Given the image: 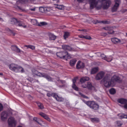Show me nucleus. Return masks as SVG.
<instances>
[{"label": "nucleus", "instance_id": "obj_31", "mask_svg": "<svg viewBox=\"0 0 127 127\" xmlns=\"http://www.w3.org/2000/svg\"><path fill=\"white\" fill-rule=\"evenodd\" d=\"M70 35V33L69 32H64V39H65L66 38H67Z\"/></svg>", "mask_w": 127, "mask_h": 127}, {"label": "nucleus", "instance_id": "obj_42", "mask_svg": "<svg viewBox=\"0 0 127 127\" xmlns=\"http://www.w3.org/2000/svg\"><path fill=\"white\" fill-rule=\"evenodd\" d=\"M79 94L82 96L84 98H88V97L87 96L85 95H83L82 93H81L80 92H79Z\"/></svg>", "mask_w": 127, "mask_h": 127}, {"label": "nucleus", "instance_id": "obj_26", "mask_svg": "<svg viewBox=\"0 0 127 127\" xmlns=\"http://www.w3.org/2000/svg\"><path fill=\"white\" fill-rule=\"evenodd\" d=\"M49 39L50 40H54L56 38V36L54 34L49 33Z\"/></svg>", "mask_w": 127, "mask_h": 127}, {"label": "nucleus", "instance_id": "obj_23", "mask_svg": "<svg viewBox=\"0 0 127 127\" xmlns=\"http://www.w3.org/2000/svg\"><path fill=\"white\" fill-rule=\"evenodd\" d=\"M112 41L114 43H119L120 42V39L116 38H114L111 39Z\"/></svg>", "mask_w": 127, "mask_h": 127}, {"label": "nucleus", "instance_id": "obj_55", "mask_svg": "<svg viewBox=\"0 0 127 127\" xmlns=\"http://www.w3.org/2000/svg\"><path fill=\"white\" fill-rule=\"evenodd\" d=\"M18 127H22L21 126H18Z\"/></svg>", "mask_w": 127, "mask_h": 127}, {"label": "nucleus", "instance_id": "obj_28", "mask_svg": "<svg viewBox=\"0 0 127 127\" xmlns=\"http://www.w3.org/2000/svg\"><path fill=\"white\" fill-rule=\"evenodd\" d=\"M76 60L75 59H73L71 60L70 62V64L71 66L74 65L76 62Z\"/></svg>", "mask_w": 127, "mask_h": 127}, {"label": "nucleus", "instance_id": "obj_9", "mask_svg": "<svg viewBox=\"0 0 127 127\" xmlns=\"http://www.w3.org/2000/svg\"><path fill=\"white\" fill-rule=\"evenodd\" d=\"M111 80L115 85L116 82H120V78L118 75H115L111 78Z\"/></svg>", "mask_w": 127, "mask_h": 127}, {"label": "nucleus", "instance_id": "obj_35", "mask_svg": "<svg viewBox=\"0 0 127 127\" xmlns=\"http://www.w3.org/2000/svg\"><path fill=\"white\" fill-rule=\"evenodd\" d=\"M56 94L54 93H48L47 94V95L48 97L52 96L54 98Z\"/></svg>", "mask_w": 127, "mask_h": 127}, {"label": "nucleus", "instance_id": "obj_33", "mask_svg": "<svg viewBox=\"0 0 127 127\" xmlns=\"http://www.w3.org/2000/svg\"><path fill=\"white\" fill-rule=\"evenodd\" d=\"M109 92L111 94L114 95L116 93V91L113 88H112L109 90Z\"/></svg>", "mask_w": 127, "mask_h": 127}, {"label": "nucleus", "instance_id": "obj_40", "mask_svg": "<svg viewBox=\"0 0 127 127\" xmlns=\"http://www.w3.org/2000/svg\"><path fill=\"white\" fill-rule=\"evenodd\" d=\"M102 23L103 24H107V21H97V22L96 23Z\"/></svg>", "mask_w": 127, "mask_h": 127}, {"label": "nucleus", "instance_id": "obj_27", "mask_svg": "<svg viewBox=\"0 0 127 127\" xmlns=\"http://www.w3.org/2000/svg\"><path fill=\"white\" fill-rule=\"evenodd\" d=\"M31 22V23L34 25L38 26V23L37 20L35 19L32 20Z\"/></svg>", "mask_w": 127, "mask_h": 127}, {"label": "nucleus", "instance_id": "obj_41", "mask_svg": "<svg viewBox=\"0 0 127 127\" xmlns=\"http://www.w3.org/2000/svg\"><path fill=\"white\" fill-rule=\"evenodd\" d=\"M117 125L118 126H121L122 125V123L120 121H117L116 122Z\"/></svg>", "mask_w": 127, "mask_h": 127}, {"label": "nucleus", "instance_id": "obj_8", "mask_svg": "<svg viewBox=\"0 0 127 127\" xmlns=\"http://www.w3.org/2000/svg\"><path fill=\"white\" fill-rule=\"evenodd\" d=\"M9 127H15L16 125V121L13 117H11L8 120Z\"/></svg>", "mask_w": 127, "mask_h": 127}, {"label": "nucleus", "instance_id": "obj_21", "mask_svg": "<svg viewBox=\"0 0 127 127\" xmlns=\"http://www.w3.org/2000/svg\"><path fill=\"white\" fill-rule=\"evenodd\" d=\"M63 49L66 50L71 51L72 49L71 47L67 45H64L62 46Z\"/></svg>", "mask_w": 127, "mask_h": 127}, {"label": "nucleus", "instance_id": "obj_37", "mask_svg": "<svg viewBox=\"0 0 127 127\" xmlns=\"http://www.w3.org/2000/svg\"><path fill=\"white\" fill-rule=\"evenodd\" d=\"M91 120L93 122H98L99 121V119L98 118H91Z\"/></svg>", "mask_w": 127, "mask_h": 127}, {"label": "nucleus", "instance_id": "obj_48", "mask_svg": "<svg viewBox=\"0 0 127 127\" xmlns=\"http://www.w3.org/2000/svg\"><path fill=\"white\" fill-rule=\"evenodd\" d=\"M30 10L31 11H34L35 10V8H30Z\"/></svg>", "mask_w": 127, "mask_h": 127}, {"label": "nucleus", "instance_id": "obj_39", "mask_svg": "<svg viewBox=\"0 0 127 127\" xmlns=\"http://www.w3.org/2000/svg\"><path fill=\"white\" fill-rule=\"evenodd\" d=\"M47 25V23L46 22H41L39 23H38V26H45Z\"/></svg>", "mask_w": 127, "mask_h": 127}, {"label": "nucleus", "instance_id": "obj_52", "mask_svg": "<svg viewBox=\"0 0 127 127\" xmlns=\"http://www.w3.org/2000/svg\"><path fill=\"white\" fill-rule=\"evenodd\" d=\"M3 74H2V73H0V75H2Z\"/></svg>", "mask_w": 127, "mask_h": 127}, {"label": "nucleus", "instance_id": "obj_34", "mask_svg": "<svg viewBox=\"0 0 127 127\" xmlns=\"http://www.w3.org/2000/svg\"><path fill=\"white\" fill-rule=\"evenodd\" d=\"M112 60V57L111 56H107L106 57L105 60L108 62H110Z\"/></svg>", "mask_w": 127, "mask_h": 127}, {"label": "nucleus", "instance_id": "obj_54", "mask_svg": "<svg viewBox=\"0 0 127 127\" xmlns=\"http://www.w3.org/2000/svg\"><path fill=\"white\" fill-rule=\"evenodd\" d=\"M2 20V19L1 18H0V21L1 20Z\"/></svg>", "mask_w": 127, "mask_h": 127}, {"label": "nucleus", "instance_id": "obj_45", "mask_svg": "<svg viewBox=\"0 0 127 127\" xmlns=\"http://www.w3.org/2000/svg\"><path fill=\"white\" fill-rule=\"evenodd\" d=\"M3 109V106L0 103V111H1Z\"/></svg>", "mask_w": 127, "mask_h": 127}, {"label": "nucleus", "instance_id": "obj_13", "mask_svg": "<svg viewBox=\"0 0 127 127\" xmlns=\"http://www.w3.org/2000/svg\"><path fill=\"white\" fill-rule=\"evenodd\" d=\"M8 116V114L7 112L3 111L1 114V118L2 120L4 121L6 119Z\"/></svg>", "mask_w": 127, "mask_h": 127}, {"label": "nucleus", "instance_id": "obj_29", "mask_svg": "<svg viewBox=\"0 0 127 127\" xmlns=\"http://www.w3.org/2000/svg\"><path fill=\"white\" fill-rule=\"evenodd\" d=\"M33 120L37 122L39 124L41 125V124L40 122H42V121L40 119H38L37 118L34 117L33 118Z\"/></svg>", "mask_w": 127, "mask_h": 127}, {"label": "nucleus", "instance_id": "obj_30", "mask_svg": "<svg viewBox=\"0 0 127 127\" xmlns=\"http://www.w3.org/2000/svg\"><path fill=\"white\" fill-rule=\"evenodd\" d=\"M118 116L120 119L127 118V116L123 114H119L118 115Z\"/></svg>", "mask_w": 127, "mask_h": 127}, {"label": "nucleus", "instance_id": "obj_6", "mask_svg": "<svg viewBox=\"0 0 127 127\" xmlns=\"http://www.w3.org/2000/svg\"><path fill=\"white\" fill-rule=\"evenodd\" d=\"M114 2L115 4L112 8V10L113 12L116 11L117 10L121 3L120 0H114Z\"/></svg>", "mask_w": 127, "mask_h": 127}, {"label": "nucleus", "instance_id": "obj_56", "mask_svg": "<svg viewBox=\"0 0 127 127\" xmlns=\"http://www.w3.org/2000/svg\"><path fill=\"white\" fill-rule=\"evenodd\" d=\"M126 36H127V33H126Z\"/></svg>", "mask_w": 127, "mask_h": 127}, {"label": "nucleus", "instance_id": "obj_4", "mask_svg": "<svg viewBox=\"0 0 127 127\" xmlns=\"http://www.w3.org/2000/svg\"><path fill=\"white\" fill-rule=\"evenodd\" d=\"M32 71L34 74L37 76L45 78L48 81H52V79L47 74L44 73H42L36 70H32Z\"/></svg>", "mask_w": 127, "mask_h": 127}, {"label": "nucleus", "instance_id": "obj_24", "mask_svg": "<svg viewBox=\"0 0 127 127\" xmlns=\"http://www.w3.org/2000/svg\"><path fill=\"white\" fill-rule=\"evenodd\" d=\"M98 70V68L97 67H95L92 69L91 73L94 74L97 72Z\"/></svg>", "mask_w": 127, "mask_h": 127}, {"label": "nucleus", "instance_id": "obj_10", "mask_svg": "<svg viewBox=\"0 0 127 127\" xmlns=\"http://www.w3.org/2000/svg\"><path fill=\"white\" fill-rule=\"evenodd\" d=\"M67 55H68L67 52H59L56 53V55L58 57H59L61 58H63V59L65 58V57Z\"/></svg>", "mask_w": 127, "mask_h": 127}, {"label": "nucleus", "instance_id": "obj_36", "mask_svg": "<svg viewBox=\"0 0 127 127\" xmlns=\"http://www.w3.org/2000/svg\"><path fill=\"white\" fill-rule=\"evenodd\" d=\"M24 46L27 47L28 48H30L32 50L34 49L35 48L34 46L31 45H25Z\"/></svg>", "mask_w": 127, "mask_h": 127}, {"label": "nucleus", "instance_id": "obj_50", "mask_svg": "<svg viewBox=\"0 0 127 127\" xmlns=\"http://www.w3.org/2000/svg\"><path fill=\"white\" fill-rule=\"evenodd\" d=\"M124 107L125 108L127 109V103L124 105Z\"/></svg>", "mask_w": 127, "mask_h": 127}, {"label": "nucleus", "instance_id": "obj_14", "mask_svg": "<svg viewBox=\"0 0 127 127\" xmlns=\"http://www.w3.org/2000/svg\"><path fill=\"white\" fill-rule=\"evenodd\" d=\"M39 114L48 121L49 122L51 121V120L49 117L48 115L42 112H40L39 113Z\"/></svg>", "mask_w": 127, "mask_h": 127}, {"label": "nucleus", "instance_id": "obj_22", "mask_svg": "<svg viewBox=\"0 0 127 127\" xmlns=\"http://www.w3.org/2000/svg\"><path fill=\"white\" fill-rule=\"evenodd\" d=\"M54 98L56 99L57 100L59 101H62L64 100V99L63 98L59 97L56 94L55 95Z\"/></svg>", "mask_w": 127, "mask_h": 127}, {"label": "nucleus", "instance_id": "obj_25", "mask_svg": "<svg viewBox=\"0 0 127 127\" xmlns=\"http://www.w3.org/2000/svg\"><path fill=\"white\" fill-rule=\"evenodd\" d=\"M55 7L59 9L62 10L64 9V6L63 5H59L57 4H55Z\"/></svg>", "mask_w": 127, "mask_h": 127}, {"label": "nucleus", "instance_id": "obj_11", "mask_svg": "<svg viewBox=\"0 0 127 127\" xmlns=\"http://www.w3.org/2000/svg\"><path fill=\"white\" fill-rule=\"evenodd\" d=\"M105 73L103 71H101L98 73L96 75L95 79L99 80L102 79L104 76Z\"/></svg>", "mask_w": 127, "mask_h": 127}, {"label": "nucleus", "instance_id": "obj_43", "mask_svg": "<svg viewBox=\"0 0 127 127\" xmlns=\"http://www.w3.org/2000/svg\"><path fill=\"white\" fill-rule=\"evenodd\" d=\"M84 38L88 39H91V38L89 36L86 35L85 36Z\"/></svg>", "mask_w": 127, "mask_h": 127}, {"label": "nucleus", "instance_id": "obj_18", "mask_svg": "<svg viewBox=\"0 0 127 127\" xmlns=\"http://www.w3.org/2000/svg\"><path fill=\"white\" fill-rule=\"evenodd\" d=\"M103 29L105 30L109 31H111V32H109L108 33L110 34H112L114 33V31L111 30L112 28L110 27H106L103 28Z\"/></svg>", "mask_w": 127, "mask_h": 127}, {"label": "nucleus", "instance_id": "obj_17", "mask_svg": "<svg viewBox=\"0 0 127 127\" xmlns=\"http://www.w3.org/2000/svg\"><path fill=\"white\" fill-rule=\"evenodd\" d=\"M76 78H75L72 80L73 85L72 86V87L75 90L77 91H78L79 90L78 88L75 84V83L76 82Z\"/></svg>", "mask_w": 127, "mask_h": 127}, {"label": "nucleus", "instance_id": "obj_16", "mask_svg": "<svg viewBox=\"0 0 127 127\" xmlns=\"http://www.w3.org/2000/svg\"><path fill=\"white\" fill-rule=\"evenodd\" d=\"M11 48L12 50L17 53H20L21 52H23V51H21L19 48L16 46H11Z\"/></svg>", "mask_w": 127, "mask_h": 127}, {"label": "nucleus", "instance_id": "obj_2", "mask_svg": "<svg viewBox=\"0 0 127 127\" xmlns=\"http://www.w3.org/2000/svg\"><path fill=\"white\" fill-rule=\"evenodd\" d=\"M9 66L11 70L16 73H22L25 71L24 68L22 67L17 64L12 63L9 65Z\"/></svg>", "mask_w": 127, "mask_h": 127}, {"label": "nucleus", "instance_id": "obj_46", "mask_svg": "<svg viewBox=\"0 0 127 127\" xmlns=\"http://www.w3.org/2000/svg\"><path fill=\"white\" fill-rule=\"evenodd\" d=\"M78 36L80 38H84L85 36H84L82 35H79Z\"/></svg>", "mask_w": 127, "mask_h": 127}, {"label": "nucleus", "instance_id": "obj_44", "mask_svg": "<svg viewBox=\"0 0 127 127\" xmlns=\"http://www.w3.org/2000/svg\"><path fill=\"white\" fill-rule=\"evenodd\" d=\"M100 56L102 59L105 60V59L106 57V56L104 54H101Z\"/></svg>", "mask_w": 127, "mask_h": 127}, {"label": "nucleus", "instance_id": "obj_15", "mask_svg": "<svg viewBox=\"0 0 127 127\" xmlns=\"http://www.w3.org/2000/svg\"><path fill=\"white\" fill-rule=\"evenodd\" d=\"M87 88L89 89L95 91H96L95 88L92 85L91 83L90 82H88L87 83Z\"/></svg>", "mask_w": 127, "mask_h": 127}, {"label": "nucleus", "instance_id": "obj_3", "mask_svg": "<svg viewBox=\"0 0 127 127\" xmlns=\"http://www.w3.org/2000/svg\"><path fill=\"white\" fill-rule=\"evenodd\" d=\"M104 85L106 88L113 87L115 86L114 84L111 79L109 75H107L105 76L104 79Z\"/></svg>", "mask_w": 127, "mask_h": 127}, {"label": "nucleus", "instance_id": "obj_1", "mask_svg": "<svg viewBox=\"0 0 127 127\" xmlns=\"http://www.w3.org/2000/svg\"><path fill=\"white\" fill-rule=\"evenodd\" d=\"M84 0H77L79 2H81ZM91 9H93L96 7L97 9H100L101 6L104 9H107L111 4V1L110 0H98L96 1V0H88Z\"/></svg>", "mask_w": 127, "mask_h": 127}, {"label": "nucleus", "instance_id": "obj_32", "mask_svg": "<svg viewBox=\"0 0 127 127\" xmlns=\"http://www.w3.org/2000/svg\"><path fill=\"white\" fill-rule=\"evenodd\" d=\"M37 106L39 107V108L41 109H43L44 108V106L43 104L39 102H37Z\"/></svg>", "mask_w": 127, "mask_h": 127}, {"label": "nucleus", "instance_id": "obj_53", "mask_svg": "<svg viewBox=\"0 0 127 127\" xmlns=\"http://www.w3.org/2000/svg\"><path fill=\"white\" fill-rule=\"evenodd\" d=\"M79 31H84V30H79Z\"/></svg>", "mask_w": 127, "mask_h": 127}, {"label": "nucleus", "instance_id": "obj_47", "mask_svg": "<svg viewBox=\"0 0 127 127\" xmlns=\"http://www.w3.org/2000/svg\"><path fill=\"white\" fill-rule=\"evenodd\" d=\"M82 87L84 88H87V85H86V84H83L82 85Z\"/></svg>", "mask_w": 127, "mask_h": 127}, {"label": "nucleus", "instance_id": "obj_5", "mask_svg": "<svg viewBox=\"0 0 127 127\" xmlns=\"http://www.w3.org/2000/svg\"><path fill=\"white\" fill-rule=\"evenodd\" d=\"M86 104L90 108L96 110L98 108V106L94 101H88L86 102Z\"/></svg>", "mask_w": 127, "mask_h": 127}, {"label": "nucleus", "instance_id": "obj_12", "mask_svg": "<svg viewBox=\"0 0 127 127\" xmlns=\"http://www.w3.org/2000/svg\"><path fill=\"white\" fill-rule=\"evenodd\" d=\"M85 66V64L84 63L80 61H79L76 65V68L78 69L83 68Z\"/></svg>", "mask_w": 127, "mask_h": 127}, {"label": "nucleus", "instance_id": "obj_38", "mask_svg": "<svg viewBox=\"0 0 127 127\" xmlns=\"http://www.w3.org/2000/svg\"><path fill=\"white\" fill-rule=\"evenodd\" d=\"M42 9L43 10H46L47 11H50L52 10V8L50 7H47L44 8H42Z\"/></svg>", "mask_w": 127, "mask_h": 127}, {"label": "nucleus", "instance_id": "obj_49", "mask_svg": "<svg viewBox=\"0 0 127 127\" xmlns=\"http://www.w3.org/2000/svg\"><path fill=\"white\" fill-rule=\"evenodd\" d=\"M54 1H55L56 2H59V0H52Z\"/></svg>", "mask_w": 127, "mask_h": 127}, {"label": "nucleus", "instance_id": "obj_51", "mask_svg": "<svg viewBox=\"0 0 127 127\" xmlns=\"http://www.w3.org/2000/svg\"><path fill=\"white\" fill-rule=\"evenodd\" d=\"M65 82V81H62V83H64Z\"/></svg>", "mask_w": 127, "mask_h": 127}, {"label": "nucleus", "instance_id": "obj_7", "mask_svg": "<svg viewBox=\"0 0 127 127\" xmlns=\"http://www.w3.org/2000/svg\"><path fill=\"white\" fill-rule=\"evenodd\" d=\"M11 22L13 24L16 23V25L19 27H22L24 28H26L27 26L25 25L23 22L21 21H18L15 18L13 19Z\"/></svg>", "mask_w": 127, "mask_h": 127}, {"label": "nucleus", "instance_id": "obj_20", "mask_svg": "<svg viewBox=\"0 0 127 127\" xmlns=\"http://www.w3.org/2000/svg\"><path fill=\"white\" fill-rule=\"evenodd\" d=\"M118 101V102L121 104H124L127 103V100L124 98H121L119 99Z\"/></svg>", "mask_w": 127, "mask_h": 127}, {"label": "nucleus", "instance_id": "obj_19", "mask_svg": "<svg viewBox=\"0 0 127 127\" xmlns=\"http://www.w3.org/2000/svg\"><path fill=\"white\" fill-rule=\"evenodd\" d=\"M89 79V78L88 77H84L82 78L80 80V81L81 83L85 82L86 81H88Z\"/></svg>", "mask_w": 127, "mask_h": 127}]
</instances>
